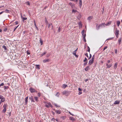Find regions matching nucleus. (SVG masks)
Instances as JSON below:
<instances>
[{
	"label": "nucleus",
	"mask_w": 122,
	"mask_h": 122,
	"mask_svg": "<svg viewBox=\"0 0 122 122\" xmlns=\"http://www.w3.org/2000/svg\"><path fill=\"white\" fill-rule=\"evenodd\" d=\"M7 30V28H5L4 29V31L5 32Z\"/></svg>",
	"instance_id": "50"
},
{
	"label": "nucleus",
	"mask_w": 122,
	"mask_h": 122,
	"mask_svg": "<svg viewBox=\"0 0 122 122\" xmlns=\"http://www.w3.org/2000/svg\"><path fill=\"white\" fill-rule=\"evenodd\" d=\"M120 103V101H115L114 104L115 105L118 104Z\"/></svg>",
	"instance_id": "7"
},
{
	"label": "nucleus",
	"mask_w": 122,
	"mask_h": 122,
	"mask_svg": "<svg viewBox=\"0 0 122 122\" xmlns=\"http://www.w3.org/2000/svg\"><path fill=\"white\" fill-rule=\"evenodd\" d=\"M25 105H26L27 104L28 102L27 99H25Z\"/></svg>",
	"instance_id": "24"
},
{
	"label": "nucleus",
	"mask_w": 122,
	"mask_h": 122,
	"mask_svg": "<svg viewBox=\"0 0 122 122\" xmlns=\"http://www.w3.org/2000/svg\"><path fill=\"white\" fill-rule=\"evenodd\" d=\"M4 83H2L1 84H0V87H1L2 86H3L4 85Z\"/></svg>",
	"instance_id": "54"
},
{
	"label": "nucleus",
	"mask_w": 122,
	"mask_h": 122,
	"mask_svg": "<svg viewBox=\"0 0 122 122\" xmlns=\"http://www.w3.org/2000/svg\"><path fill=\"white\" fill-rule=\"evenodd\" d=\"M15 24L16 25H17L18 24V21H16L15 22Z\"/></svg>",
	"instance_id": "56"
},
{
	"label": "nucleus",
	"mask_w": 122,
	"mask_h": 122,
	"mask_svg": "<svg viewBox=\"0 0 122 122\" xmlns=\"http://www.w3.org/2000/svg\"><path fill=\"white\" fill-rule=\"evenodd\" d=\"M26 53L27 54L29 55L30 54V52L29 51H26Z\"/></svg>",
	"instance_id": "48"
},
{
	"label": "nucleus",
	"mask_w": 122,
	"mask_h": 122,
	"mask_svg": "<svg viewBox=\"0 0 122 122\" xmlns=\"http://www.w3.org/2000/svg\"><path fill=\"white\" fill-rule=\"evenodd\" d=\"M78 48H77L74 51L72 52L73 53H76V51L77 50Z\"/></svg>",
	"instance_id": "46"
},
{
	"label": "nucleus",
	"mask_w": 122,
	"mask_h": 122,
	"mask_svg": "<svg viewBox=\"0 0 122 122\" xmlns=\"http://www.w3.org/2000/svg\"><path fill=\"white\" fill-rule=\"evenodd\" d=\"M21 17L22 18V19H23L22 20H23V21H24V20H26L27 19L26 18L23 17L22 15H21Z\"/></svg>",
	"instance_id": "15"
},
{
	"label": "nucleus",
	"mask_w": 122,
	"mask_h": 122,
	"mask_svg": "<svg viewBox=\"0 0 122 122\" xmlns=\"http://www.w3.org/2000/svg\"><path fill=\"white\" fill-rule=\"evenodd\" d=\"M55 112L57 114H60L61 113V111H59V110H56L55 111Z\"/></svg>",
	"instance_id": "12"
},
{
	"label": "nucleus",
	"mask_w": 122,
	"mask_h": 122,
	"mask_svg": "<svg viewBox=\"0 0 122 122\" xmlns=\"http://www.w3.org/2000/svg\"><path fill=\"white\" fill-rule=\"evenodd\" d=\"M85 55L86 56H87V57H88V54L87 53H86L85 54Z\"/></svg>",
	"instance_id": "62"
},
{
	"label": "nucleus",
	"mask_w": 122,
	"mask_h": 122,
	"mask_svg": "<svg viewBox=\"0 0 122 122\" xmlns=\"http://www.w3.org/2000/svg\"><path fill=\"white\" fill-rule=\"evenodd\" d=\"M71 92L69 91H63L62 93L63 94H65V95L67 96H68Z\"/></svg>",
	"instance_id": "1"
},
{
	"label": "nucleus",
	"mask_w": 122,
	"mask_h": 122,
	"mask_svg": "<svg viewBox=\"0 0 122 122\" xmlns=\"http://www.w3.org/2000/svg\"><path fill=\"white\" fill-rule=\"evenodd\" d=\"M76 11H77L76 10H75L73 9L72 10V13H75Z\"/></svg>",
	"instance_id": "38"
},
{
	"label": "nucleus",
	"mask_w": 122,
	"mask_h": 122,
	"mask_svg": "<svg viewBox=\"0 0 122 122\" xmlns=\"http://www.w3.org/2000/svg\"><path fill=\"white\" fill-rule=\"evenodd\" d=\"M4 11V12H5L6 13H10V11L9 10H8L7 9H6L5 11Z\"/></svg>",
	"instance_id": "20"
},
{
	"label": "nucleus",
	"mask_w": 122,
	"mask_h": 122,
	"mask_svg": "<svg viewBox=\"0 0 122 122\" xmlns=\"http://www.w3.org/2000/svg\"><path fill=\"white\" fill-rule=\"evenodd\" d=\"M54 105L55 106H56V107H60V106H59L57 105L56 103L54 104Z\"/></svg>",
	"instance_id": "34"
},
{
	"label": "nucleus",
	"mask_w": 122,
	"mask_h": 122,
	"mask_svg": "<svg viewBox=\"0 0 122 122\" xmlns=\"http://www.w3.org/2000/svg\"><path fill=\"white\" fill-rule=\"evenodd\" d=\"M119 31L117 30V28L116 29V30H115V34L116 37L117 38L118 37V35L119 34Z\"/></svg>",
	"instance_id": "2"
},
{
	"label": "nucleus",
	"mask_w": 122,
	"mask_h": 122,
	"mask_svg": "<svg viewBox=\"0 0 122 122\" xmlns=\"http://www.w3.org/2000/svg\"><path fill=\"white\" fill-rule=\"evenodd\" d=\"M50 61V60L49 59H46L43 60V62L44 63H46Z\"/></svg>",
	"instance_id": "8"
},
{
	"label": "nucleus",
	"mask_w": 122,
	"mask_h": 122,
	"mask_svg": "<svg viewBox=\"0 0 122 122\" xmlns=\"http://www.w3.org/2000/svg\"><path fill=\"white\" fill-rule=\"evenodd\" d=\"M78 90L79 91H81L82 90V89L80 88H78Z\"/></svg>",
	"instance_id": "63"
},
{
	"label": "nucleus",
	"mask_w": 122,
	"mask_h": 122,
	"mask_svg": "<svg viewBox=\"0 0 122 122\" xmlns=\"http://www.w3.org/2000/svg\"><path fill=\"white\" fill-rule=\"evenodd\" d=\"M87 59L86 58V57H85V59L83 60V61L84 62H85L87 61Z\"/></svg>",
	"instance_id": "49"
},
{
	"label": "nucleus",
	"mask_w": 122,
	"mask_h": 122,
	"mask_svg": "<svg viewBox=\"0 0 122 122\" xmlns=\"http://www.w3.org/2000/svg\"><path fill=\"white\" fill-rule=\"evenodd\" d=\"M107 46H105L104 48H103V51H104V50H105L107 48Z\"/></svg>",
	"instance_id": "57"
},
{
	"label": "nucleus",
	"mask_w": 122,
	"mask_h": 122,
	"mask_svg": "<svg viewBox=\"0 0 122 122\" xmlns=\"http://www.w3.org/2000/svg\"><path fill=\"white\" fill-rule=\"evenodd\" d=\"M89 69V66H87L85 68L84 70L86 71H87Z\"/></svg>",
	"instance_id": "10"
},
{
	"label": "nucleus",
	"mask_w": 122,
	"mask_h": 122,
	"mask_svg": "<svg viewBox=\"0 0 122 122\" xmlns=\"http://www.w3.org/2000/svg\"><path fill=\"white\" fill-rule=\"evenodd\" d=\"M81 15L80 14H79V15L78 16H77V17H78V20H80V19H79L81 17Z\"/></svg>",
	"instance_id": "33"
},
{
	"label": "nucleus",
	"mask_w": 122,
	"mask_h": 122,
	"mask_svg": "<svg viewBox=\"0 0 122 122\" xmlns=\"http://www.w3.org/2000/svg\"><path fill=\"white\" fill-rule=\"evenodd\" d=\"M60 95V93L59 92H57L56 94V96L57 97H59Z\"/></svg>",
	"instance_id": "42"
},
{
	"label": "nucleus",
	"mask_w": 122,
	"mask_h": 122,
	"mask_svg": "<svg viewBox=\"0 0 122 122\" xmlns=\"http://www.w3.org/2000/svg\"><path fill=\"white\" fill-rule=\"evenodd\" d=\"M106 65L107 66V68H110L112 66V65L111 64H110L108 65V64L107 63L106 64Z\"/></svg>",
	"instance_id": "13"
},
{
	"label": "nucleus",
	"mask_w": 122,
	"mask_h": 122,
	"mask_svg": "<svg viewBox=\"0 0 122 122\" xmlns=\"http://www.w3.org/2000/svg\"><path fill=\"white\" fill-rule=\"evenodd\" d=\"M61 30V28L60 27H59L58 28V32H60Z\"/></svg>",
	"instance_id": "45"
},
{
	"label": "nucleus",
	"mask_w": 122,
	"mask_h": 122,
	"mask_svg": "<svg viewBox=\"0 0 122 122\" xmlns=\"http://www.w3.org/2000/svg\"><path fill=\"white\" fill-rule=\"evenodd\" d=\"M117 63H115L114 66V68L115 69H116L117 67Z\"/></svg>",
	"instance_id": "23"
},
{
	"label": "nucleus",
	"mask_w": 122,
	"mask_h": 122,
	"mask_svg": "<svg viewBox=\"0 0 122 122\" xmlns=\"http://www.w3.org/2000/svg\"><path fill=\"white\" fill-rule=\"evenodd\" d=\"M82 36L83 37V38H85V37L86 36V34H82Z\"/></svg>",
	"instance_id": "31"
},
{
	"label": "nucleus",
	"mask_w": 122,
	"mask_h": 122,
	"mask_svg": "<svg viewBox=\"0 0 122 122\" xmlns=\"http://www.w3.org/2000/svg\"><path fill=\"white\" fill-rule=\"evenodd\" d=\"M36 68L38 69H40V66L38 65H36Z\"/></svg>",
	"instance_id": "22"
},
{
	"label": "nucleus",
	"mask_w": 122,
	"mask_h": 122,
	"mask_svg": "<svg viewBox=\"0 0 122 122\" xmlns=\"http://www.w3.org/2000/svg\"><path fill=\"white\" fill-rule=\"evenodd\" d=\"M79 6L81 7L82 5V2L81 0H79Z\"/></svg>",
	"instance_id": "11"
},
{
	"label": "nucleus",
	"mask_w": 122,
	"mask_h": 122,
	"mask_svg": "<svg viewBox=\"0 0 122 122\" xmlns=\"http://www.w3.org/2000/svg\"><path fill=\"white\" fill-rule=\"evenodd\" d=\"M69 5L71 6L72 8H74L75 7V5L73 3H72L71 2H70L69 3Z\"/></svg>",
	"instance_id": "5"
},
{
	"label": "nucleus",
	"mask_w": 122,
	"mask_h": 122,
	"mask_svg": "<svg viewBox=\"0 0 122 122\" xmlns=\"http://www.w3.org/2000/svg\"><path fill=\"white\" fill-rule=\"evenodd\" d=\"M78 25L80 26H82V25L81 24V22H78Z\"/></svg>",
	"instance_id": "39"
},
{
	"label": "nucleus",
	"mask_w": 122,
	"mask_h": 122,
	"mask_svg": "<svg viewBox=\"0 0 122 122\" xmlns=\"http://www.w3.org/2000/svg\"><path fill=\"white\" fill-rule=\"evenodd\" d=\"M84 32H85V31H84V30H82L81 31V34H82V35L83 34H84Z\"/></svg>",
	"instance_id": "44"
},
{
	"label": "nucleus",
	"mask_w": 122,
	"mask_h": 122,
	"mask_svg": "<svg viewBox=\"0 0 122 122\" xmlns=\"http://www.w3.org/2000/svg\"><path fill=\"white\" fill-rule=\"evenodd\" d=\"M55 119L53 118L51 120V121H55Z\"/></svg>",
	"instance_id": "52"
},
{
	"label": "nucleus",
	"mask_w": 122,
	"mask_h": 122,
	"mask_svg": "<svg viewBox=\"0 0 122 122\" xmlns=\"http://www.w3.org/2000/svg\"><path fill=\"white\" fill-rule=\"evenodd\" d=\"M2 47L5 50H6L7 49L6 47V46L4 45H3L2 46Z\"/></svg>",
	"instance_id": "28"
},
{
	"label": "nucleus",
	"mask_w": 122,
	"mask_h": 122,
	"mask_svg": "<svg viewBox=\"0 0 122 122\" xmlns=\"http://www.w3.org/2000/svg\"><path fill=\"white\" fill-rule=\"evenodd\" d=\"M111 22H108L106 24V25H110L111 23Z\"/></svg>",
	"instance_id": "36"
},
{
	"label": "nucleus",
	"mask_w": 122,
	"mask_h": 122,
	"mask_svg": "<svg viewBox=\"0 0 122 122\" xmlns=\"http://www.w3.org/2000/svg\"><path fill=\"white\" fill-rule=\"evenodd\" d=\"M94 55H93V56H92V59H92V60H94Z\"/></svg>",
	"instance_id": "51"
},
{
	"label": "nucleus",
	"mask_w": 122,
	"mask_h": 122,
	"mask_svg": "<svg viewBox=\"0 0 122 122\" xmlns=\"http://www.w3.org/2000/svg\"><path fill=\"white\" fill-rule=\"evenodd\" d=\"M87 49H88L87 51H88L89 52H90V49L89 47L88 46L87 47Z\"/></svg>",
	"instance_id": "40"
},
{
	"label": "nucleus",
	"mask_w": 122,
	"mask_h": 122,
	"mask_svg": "<svg viewBox=\"0 0 122 122\" xmlns=\"http://www.w3.org/2000/svg\"><path fill=\"white\" fill-rule=\"evenodd\" d=\"M40 41L41 43V45H42L43 43V41L41 38H40Z\"/></svg>",
	"instance_id": "30"
},
{
	"label": "nucleus",
	"mask_w": 122,
	"mask_h": 122,
	"mask_svg": "<svg viewBox=\"0 0 122 122\" xmlns=\"http://www.w3.org/2000/svg\"><path fill=\"white\" fill-rule=\"evenodd\" d=\"M19 25H18L17 26H16L14 29V31H15V30L17 29V28L19 26Z\"/></svg>",
	"instance_id": "47"
},
{
	"label": "nucleus",
	"mask_w": 122,
	"mask_h": 122,
	"mask_svg": "<svg viewBox=\"0 0 122 122\" xmlns=\"http://www.w3.org/2000/svg\"><path fill=\"white\" fill-rule=\"evenodd\" d=\"M29 90L31 93H33L35 92L36 91L35 89L31 87L29 89Z\"/></svg>",
	"instance_id": "4"
},
{
	"label": "nucleus",
	"mask_w": 122,
	"mask_h": 122,
	"mask_svg": "<svg viewBox=\"0 0 122 122\" xmlns=\"http://www.w3.org/2000/svg\"><path fill=\"white\" fill-rule=\"evenodd\" d=\"M29 98L30 100H31V102H35V101L34 100H33L32 96H31Z\"/></svg>",
	"instance_id": "9"
},
{
	"label": "nucleus",
	"mask_w": 122,
	"mask_h": 122,
	"mask_svg": "<svg viewBox=\"0 0 122 122\" xmlns=\"http://www.w3.org/2000/svg\"><path fill=\"white\" fill-rule=\"evenodd\" d=\"M46 53V52H44V53H42V54H41V55H40L41 56V57L42 56L44 55V54H45Z\"/></svg>",
	"instance_id": "32"
},
{
	"label": "nucleus",
	"mask_w": 122,
	"mask_h": 122,
	"mask_svg": "<svg viewBox=\"0 0 122 122\" xmlns=\"http://www.w3.org/2000/svg\"><path fill=\"white\" fill-rule=\"evenodd\" d=\"M6 111V109L4 108L2 111V112L3 113H5Z\"/></svg>",
	"instance_id": "29"
},
{
	"label": "nucleus",
	"mask_w": 122,
	"mask_h": 122,
	"mask_svg": "<svg viewBox=\"0 0 122 122\" xmlns=\"http://www.w3.org/2000/svg\"><path fill=\"white\" fill-rule=\"evenodd\" d=\"M92 57V55L91 54H90L89 57V59L90 58H91Z\"/></svg>",
	"instance_id": "58"
},
{
	"label": "nucleus",
	"mask_w": 122,
	"mask_h": 122,
	"mask_svg": "<svg viewBox=\"0 0 122 122\" xmlns=\"http://www.w3.org/2000/svg\"><path fill=\"white\" fill-rule=\"evenodd\" d=\"M122 40V38H120L118 40V44L120 45L121 43Z\"/></svg>",
	"instance_id": "14"
},
{
	"label": "nucleus",
	"mask_w": 122,
	"mask_h": 122,
	"mask_svg": "<svg viewBox=\"0 0 122 122\" xmlns=\"http://www.w3.org/2000/svg\"><path fill=\"white\" fill-rule=\"evenodd\" d=\"M3 97H4L3 96L0 95V99H1V98H2Z\"/></svg>",
	"instance_id": "55"
},
{
	"label": "nucleus",
	"mask_w": 122,
	"mask_h": 122,
	"mask_svg": "<svg viewBox=\"0 0 122 122\" xmlns=\"http://www.w3.org/2000/svg\"><path fill=\"white\" fill-rule=\"evenodd\" d=\"M115 52L116 54H117V49H115Z\"/></svg>",
	"instance_id": "53"
},
{
	"label": "nucleus",
	"mask_w": 122,
	"mask_h": 122,
	"mask_svg": "<svg viewBox=\"0 0 122 122\" xmlns=\"http://www.w3.org/2000/svg\"><path fill=\"white\" fill-rule=\"evenodd\" d=\"M73 54L76 57H78V56L76 54V53H73Z\"/></svg>",
	"instance_id": "41"
},
{
	"label": "nucleus",
	"mask_w": 122,
	"mask_h": 122,
	"mask_svg": "<svg viewBox=\"0 0 122 122\" xmlns=\"http://www.w3.org/2000/svg\"><path fill=\"white\" fill-rule=\"evenodd\" d=\"M5 100V98L3 97L1 99V102H4Z\"/></svg>",
	"instance_id": "21"
},
{
	"label": "nucleus",
	"mask_w": 122,
	"mask_h": 122,
	"mask_svg": "<svg viewBox=\"0 0 122 122\" xmlns=\"http://www.w3.org/2000/svg\"><path fill=\"white\" fill-rule=\"evenodd\" d=\"M67 86V85L65 84H63L62 86V87L64 88H65Z\"/></svg>",
	"instance_id": "25"
},
{
	"label": "nucleus",
	"mask_w": 122,
	"mask_h": 122,
	"mask_svg": "<svg viewBox=\"0 0 122 122\" xmlns=\"http://www.w3.org/2000/svg\"><path fill=\"white\" fill-rule=\"evenodd\" d=\"M104 24L103 23H102L101 24H100L98 26H97L96 29H97V30H98L100 29V27H102V26H104Z\"/></svg>",
	"instance_id": "3"
},
{
	"label": "nucleus",
	"mask_w": 122,
	"mask_h": 122,
	"mask_svg": "<svg viewBox=\"0 0 122 122\" xmlns=\"http://www.w3.org/2000/svg\"><path fill=\"white\" fill-rule=\"evenodd\" d=\"M34 25L36 27V28L38 30V27H37L36 24V22L34 20Z\"/></svg>",
	"instance_id": "16"
},
{
	"label": "nucleus",
	"mask_w": 122,
	"mask_h": 122,
	"mask_svg": "<svg viewBox=\"0 0 122 122\" xmlns=\"http://www.w3.org/2000/svg\"><path fill=\"white\" fill-rule=\"evenodd\" d=\"M117 26L118 27L119 26L120 24V22L119 21H117Z\"/></svg>",
	"instance_id": "19"
},
{
	"label": "nucleus",
	"mask_w": 122,
	"mask_h": 122,
	"mask_svg": "<svg viewBox=\"0 0 122 122\" xmlns=\"http://www.w3.org/2000/svg\"><path fill=\"white\" fill-rule=\"evenodd\" d=\"M4 89H7V87L6 86H4Z\"/></svg>",
	"instance_id": "61"
},
{
	"label": "nucleus",
	"mask_w": 122,
	"mask_h": 122,
	"mask_svg": "<svg viewBox=\"0 0 122 122\" xmlns=\"http://www.w3.org/2000/svg\"><path fill=\"white\" fill-rule=\"evenodd\" d=\"M83 41L85 42H86V39L85 38H83Z\"/></svg>",
	"instance_id": "64"
},
{
	"label": "nucleus",
	"mask_w": 122,
	"mask_h": 122,
	"mask_svg": "<svg viewBox=\"0 0 122 122\" xmlns=\"http://www.w3.org/2000/svg\"><path fill=\"white\" fill-rule=\"evenodd\" d=\"M94 60L92 59L90 60L89 61L88 64L89 65H91L93 62Z\"/></svg>",
	"instance_id": "6"
},
{
	"label": "nucleus",
	"mask_w": 122,
	"mask_h": 122,
	"mask_svg": "<svg viewBox=\"0 0 122 122\" xmlns=\"http://www.w3.org/2000/svg\"><path fill=\"white\" fill-rule=\"evenodd\" d=\"M45 22L46 24H48V21L47 20V18L46 17L45 18Z\"/></svg>",
	"instance_id": "27"
},
{
	"label": "nucleus",
	"mask_w": 122,
	"mask_h": 122,
	"mask_svg": "<svg viewBox=\"0 0 122 122\" xmlns=\"http://www.w3.org/2000/svg\"><path fill=\"white\" fill-rule=\"evenodd\" d=\"M11 112H10L9 113V117H10L11 115Z\"/></svg>",
	"instance_id": "59"
},
{
	"label": "nucleus",
	"mask_w": 122,
	"mask_h": 122,
	"mask_svg": "<svg viewBox=\"0 0 122 122\" xmlns=\"http://www.w3.org/2000/svg\"><path fill=\"white\" fill-rule=\"evenodd\" d=\"M7 105V104H4L3 106V107L4 108L6 109Z\"/></svg>",
	"instance_id": "17"
},
{
	"label": "nucleus",
	"mask_w": 122,
	"mask_h": 122,
	"mask_svg": "<svg viewBox=\"0 0 122 122\" xmlns=\"http://www.w3.org/2000/svg\"><path fill=\"white\" fill-rule=\"evenodd\" d=\"M70 120H71L72 121H75V119L72 117H70Z\"/></svg>",
	"instance_id": "18"
},
{
	"label": "nucleus",
	"mask_w": 122,
	"mask_h": 122,
	"mask_svg": "<svg viewBox=\"0 0 122 122\" xmlns=\"http://www.w3.org/2000/svg\"><path fill=\"white\" fill-rule=\"evenodd\" d=\"M26 4L27 5H30V2L29 1H27V2H26Z\"/></svg>",
	"instance_id": "37"
},
{
	"label": "nucleus",
	"mask_w": 122,
	"mask_h": 122,
	"mask_svg": "<svg viewBox=\"0 0 122 122\" xmlns=\"http://www.w3.org/2000/svg\"><path fill=\"white\" fill-rule=\"evenodd\" d=\"M92 16H89L88 18V20H91V19H92Z\"/></svg>",
	"instance_id": "35"
},
{
	"label": "nucleus",
	"mask_w": 122,
	"mask_h": 122,
	"mask_svg": "<svg viewBox=\"0 0 122 122\" xmlns=\"http://www.w3.org/2000/svg\"><path fill=\"white\" fill-rule=\"evenodd\" d=\"M87 62H85V63H84L83 64V65L84 66L86 65L87 64Z\"/></svg>",
	"instance_id": "43"
},
{
	"label": "nucleus",
	"mask_w": 122,
	"mask_h": 122,
	"mask_svg": "<svg viewBox=\"0 0 122 122\" xmlns=\"http://www.w3.org/2000/svg\"><path fill=\"white\" fill-rule=\"evenodd\" d=\"M82 93V92L80 91V92H79V93H78V94H79V95H80Z\"/></svg>",
	"instance_id": "60"
},
{
	"label": "nucleus",
	"mask_w": 122,
	"mask_h": 122,
	"mask_svg": "<svg viewBox=\"0 0 122 122\" xmlns=\"http://www.w3.org/2000/svg\"><path fill=\"white\" fill-rule=\"evenodd\" d=\"M34 98L35 99V101L36 102H38V97H35Z\"/></svg>",
	"instance_id": "26"
}]
</instances>
